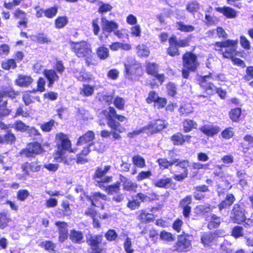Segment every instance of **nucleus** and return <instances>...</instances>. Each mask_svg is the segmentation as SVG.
Segmentation results:
<instances>
[{"instance_id": "obj_5", "label": "nucleus", "mask_w": 253, "mask_h": 253, "mask_svg": "<svg viewBox=\"0 0 253 253\" xmlns=\"http://www.w3.org/2000/svg\"><path fill=\"white\" fill-rule=\"evenodd\" d=\"M238 41L236 40H227L222 41V47L225 48L222 55L225 58L235 56L237 55V47Z\"/></svg>"}, {"instance_id": "obj_59", "label": "nucleus", "mask_w": 253, "mask_h": 253, "mask_svg": "<svg viewBox=\"0 0 253 253\" xmlns=\"http://www.w3.org/2000/svg\"><path fill=\"white\" fill-rule=\"evenodd\" d=\"M112 8L113 7L110 4L101 2V5L99 6L98 12L100 13H103L110 11Z\"/></svg>"}, {"instance_id": "obj_29", "label": "nucleus", "mask_w": 253, "mask_h": 253, "mask_svg": "<svg viewBox=\"0 0 253 253\" xmlns=\"http://www.w3.org/2000/svg\"><path fill=\"white\" fill-rule=\"evenodd\" d=\"M15 140L14 134L9 131L4 135H0V143H12Z\"/></svg>"}, {"instance_id": "obj_34", "label": "nucleus", "mask_w": 253, "mask_h": 253, "mask_svg": "<svg viewBox=\"0 0 253 253\" xmlns=\"http://www.w3.org/2000/svg\"><path fill=\"white\" fill-rule=\"evenodd\" d=\"M137 53L139 56L147 57L149 55V48L145 45L140 44L136 47Z\"/></svg>"}, {"instance_id": "obj_2", "label": "nucleus", "mask_w": 253, "mask_h": 253, "mask_svg": "<svg viewBox=\"0 0 253 253\" xmlns=\"http://www.w3.org/2000/svg\"><path fill=\"white\" fill-rule=\"evenodd\" d=\"M56 139L57 141V150L55 154L54 159L57 162H61L64 159V150L70 152H75V151L71 149V143L67 135L62 132L58 133L56 135Z\"/></svg>"}, {"instance_id": "obj_8", "label": "nucleus", "mask_w": 253, "mask_h": 253, "mask_svg": "<svg viewBox=\"0 0 253 253\" xmlns=\"http://www.w3.org/2000/svg\"><path fill=\"white\" fill-rule=\"evenodd\" d=\"M111 166H105L104 167H98L97 168L94 174L95 179H99L96 180L98 182H108L112 180L111 176H106L105 174L110 169Z\"/></svg>"}, {"instance_id": "obj_46", "label": "nucleus", "mask_w": 253, "mask_h": 253, "mask_svg": "<svg viewBox=\"0 0 253 253\" xmlns=\"http://www.w3.org/2000/svg\"><path fill=\"white\" fill-rule=\"evenodd\" d=\"M7 101H3L0 105V118L8 116L11 110L7 108Z\"/></svg>"}, {"instance_id": "obj_61", "label": "nucleus", "mask_w": 253, "mask_h": 253, "mask_svg": "<svg viewBox=\"0 0 253 253\" xmlns=\"http://www.w3.org/2000/svg\"><path fill=\"white\" fill-rule=\"evenodd\" d=\"M244 78L247 81L253 79V66H250L247 67Z\"/></svg>"}, {"instance_id": "obj_28", "label": "nucleus", "mask_w": 253, "mask_h": 253, "mask_svg": "<svg viewBox=\"0 0 253 253\" xmlns=\"http://www.w3.org/2000/svg\"><path fill=\"white\" fill-rule=\"evenodd\" d=\"M94 87L88 84H83L81 88L80 94L84 96H89L93 94Z\"/></svg>"}, {"instance_id": "obj_1", "label": "nucleus", "mask_w": 253, "mask_h": 253, "mask_svg": "<svg viewBox=\"0 0 253 253\" xmlns=\"http://www.w3.org/2000/svg\"><path fill=\"white\" fill-rule=\"evenodd\" d=\"M73 48L78 57L85 58V63L87 66L96 64V61L93 58V54L90 45L86 42L82 41L75 43Z\"/></svg>"}, {"instance_id": "obj_57", "label": "nucleus", "mask_w": 253, "mask_h": 253, "mask_svg": "<svg viewBox=\"0 0 253 253\" xmlns=\"http://www.w3.org/2000/svg\"><path fill=\"white\" fill-rule=\"evenodd\" d=\"M57 11L58 9L56 6L48 8L44 11V15L47 18H51L56 15Z\"/></svg>"}, {"instance_id": "obj_31", "label": "nucleus", "mask_w": 253, "mask_h": 253, "mask_svg": "<svg viewBox=\"0 0 253 253\" xmlns=\"http://www.w3.org/2000/svg\"><path fill=\"white\" fill-rule=\"evenodd\" d=\"M170 42L175 43L178 47H183L189 45V40L188 39L177 41L175 36L170 37Z\"/></svg>"}, {"instance_id": "obj_14", "label": "nucleus", "mask_w": 253, "mask_h": 253, "mask_svg": "<svg viewBox=\"0 0 253 253\" xmlns=\"http://www.w3.org/2000/svg\"><path fill=\"white\" fill-rule=\"evenodd\" d=\"M33 82V79L31 76L24 74L18 75L15 81L16 85L24 87L29 86Z\"/></svg>"}, {"instance_id": "obj_52", "label": "nucleus", "mask_w": 253, "mask_h": 253, "mask_svg": "<svg viewBox=\"0 0 253 253\" xmlns=\"http://www.w3.org/2000/svg\"><path fill=\"white\" fill-rule=\"evenodd\" d=\"M171 140L175 145H182L183 144V135L180 133L173 134L171 137Z\"/></svg>"}, {"instance_id": "obj_50", "label": "nucleus", "mask_w": 253, "mask_h": 253, "mask_svg": "<svg viewBox=\"0 0 253 253\" xmlns=\"http://www.w3.org/2000/svg\"><path fill=\"white\" fill-rule=\"evenodd\" d=\"M146 71L148 74L155 75L158 72V65L154 63H148L146 65Z\"/></svg>"}, {"instance_id": "obj_23", "label": "nucleus", "mask_w": 253, "mask_h": 253, "mask_svg": "<svg viewBox=\"0 0 253 253\" xmlns=\"http://www.w3.org/2000/svg\"><path fill=\"white\" fill-rule=\"evenodd\" d=\"M222 14L228 19H233L237 17V11L229 6L222 7Z\"/></svg>"}, {"instance_id": "obj_25", "label": "nucleus", "mask_w": 253, "mask_h": 253, "mask_svg": "<svg viewBox=\"0 0 253 253\" xmlns=\"http://www.w3.org/2000/svg\"><path fill=\"white\" fill-rule=\"evenodd\" d=\"M176 29L183 32H192L195 29L192 25H186L182 22H177L175 24Z\"/></svg>"}, {"instance_id": "obj_11", "label": "nucleus", "mask_w": 253, "mask_h": 253, "mask_svg": "<svg viewBox=\"0 0 253 253\" xmlns=\"http://www.w3.org/2000/svg\"><path fill=\"white\" fill-rule=\"evenodd\" d=\"M89 199L92 205L97 207H101L102 209H104V206L103 205L102 201L106 200L107 197L105 195L102 194L100 192H95L90 196Z\"/></svg>"}, {"instance_id": "obj_26", "label": "nucleus", "mask_w": 253, "mask_h": 253, "mask_svg": "<svg viewBox=\"0 0 253 253\" xmlns=\"http://www.w3.org/2000/svg\"><path fill=\"white\" fill-rule=\"evenodd\" d=\"M160 239L165 242H172L175 241V237L171 233L166 231V230L162 231L160 233Z\"/></svg>"}, {"instance_id": "obj_33", "label": "nucleus", "mask_w": 253, "mask_h": 253, "mask_svg": "<svg viewBox=\"0 0 253 253\" xmlns=\"http://www.w3.org/2000/svg\"><path fill=\"white\" fill-rule=\"evenodd\" d=\"M200 5L197 1L193 0L189 1L187 3L186 9L189 12L194 13L200 9Z\"/></svg>"}, {"instance_id": "obj_17", "label": "nucleus", "mask_w": 253, "mask_h": 253, "mask_svg": "<svg viewBox=\"0 0 253 253\" xmlns=\"http://www.w3.org/2000/svg\"><path fill=\"white\" fill-rule=\"evenodd\" d=\"M200 130L205 135L211 136L217 134L219 131L220 128L211 125H205L200 128Z\"/></svg>"}, {"instance_id": "obj_22", "label": "nucleus", "mask_w": 253, "mask_h": 253, "mask_svg": "<svg viewBox=\"0 0 253 253\" xmlns=\"http://www.w3.org/2000/svg\"><path fill=\"white\" fill-rule=\"evenodd\" d=\"M83 234L81 231L72 230L70 232L69 239L75 243H80L83 239Z\"/></svg>"}, {"instance_id": "obj_38", "label": "nucleus", "mask_w": 253, "mask_h": 253, "mask_svg": "<svg viewBox=\"0 0 253 253\" xmlns=\"http://www.w3.org/2000/svg\"><path fill=\"white\" fill-rule=\"evenodd\" d=\"M220 224V219L215 214L211 216V221L209 223L208 227L210 229L217 228Z\"/></svg>"}, {"instance_id": "obj_43", "label": "nucleus", "mask_w": 253, "mask_h": 253, "mask_svg": "<svg viewBox=\"0 0 253 253\" xmlns=\"http://www.w3.org/2000/svg\"><path fill=\"white\" fill-rule=\"evenodd\" d=\"M169 47L167 49V53L171 56L178 55L179 54L177 46L175 43L170 42V38L169 39Z\"/></svg>"}, {"instance_id": "obj_24", "label": "nucleus", "mask_w": 253, "mask_h": 253, "mask_svg": "<svg viewBox=\"0 0 253 253\" xmlns=\"http://www.w3.org/2000/svg\"><path fill=\"white\" fill-rule=\"evenodd\" d=\"M87 242L91 246L92 249V252L88 253H99L98 248L99 242L97 240L96 237L90 236L87 238Z\"/></svg>"}, {"instance_id": "obj_13", "label": "nucleus", "mask_w": 253, "mask_h": 253, "mask_svg": "<svg viewBox=\"0 0 253 253\" xmlns=\"http://www.w3.org/2000/svg\"><path fill=\"white\" fill-rule=\"evenodd\" d=\"M55 225L58 227L59 233V241L61 242H64L67 239L68 237V225L67 223L64 221H58L55 223Z\"/></svg>"}, {"instance_id": "obj_6", "label": "nucleus", "mask_w": 253, "mask_h": 253, "mask_svg": "<svg viewBox=\"0 0 253 253\" xmlns=\"http://www.w3.org/2000/svg\"><path fill=\"white\" fill-rule=\"evenodd\" d=\"M231 219L233 222L237 224H241L246 219L245 210L240 204H236L234 205Z\"/></svg>"}, {"instance_id": "obj_54", "label": "nucleus", "mask_w": 253, "mask_h": 253, "mask_svg": "<svg viewBox=\"0 0 253 253\" xmlns=\"http://www.w3.org/2000/svg\"><path fill=\"white\" fill-rule=\"evenodd\" d=\"M114 104L117 109L123 110L125 104V100L122 97L117 96L114 100Z\"/></svg>"}, {"instance_id": "obj_15", "label": "nucleus", "mask_w": 253, "mask_h": 253, "mask_svg": "<svg viewBox=\"0 0 253 253\" xmlns=\"http://www.w3.org/2000/svg\"><path fill=\"white\" fill-rule=\"evenodd\" d=\"M121 182L123 183V189L127 191H135L138 185L137 183L132 182L129 179L125 176L121 175L120 178Z\"/></svg>"}, {"instance_id": "obj_30", "label": "nucleus", "mask_w": 253, "mask_h": 253, "mask_svg": "<svg viewBox=\"0 0 253 253\" xmlns=\"http://www.w3.org/2000/svg\"><path fill=\"white\" fill-rule=\"evenodd\" d=\"M125 66L126 74L129 75L133 73L134 70L138 69L140 65L134 60H132L131 63H125Z\"/></svg>"}, {"instance_id": "obj_63", "label": "nucleus", "mask_w": 253, "mask_h": 253, "mask_svg": "<svg viewBox=\"0 0 253 253\" xmlns=\"http://www.w3.org/2000/svg\"><path fill=\"white\" fill-rule=\"evenodd\" d=\"M183 225L182 220L177 218L175 220L172 224V227L176 232L179 233L181 230V227Z\"/></svg>"}, {"instance_id": "obj_62", "label": "nucleus", "mask_w": 253, "mask_h": 253, "mask_svg": "<svg viewBox=\"0 0 253 253\" xmlns=\"http://www.w3.org/2000/svg\"><path fill=\"white\" fill-rule=\"evenodd\" d=\"M124 247L126 253H133L134 250L132 249V244L130 238H127L124 243Z\"/></svg>"}, {"instance_id": "obj_41", "label": "nucleus", "mask_w": 253, "mask_h": 253, "mask_svg": "<svg viewBox=\"0 0 253 253\" xmlns=\"http://www.w3.org/2000/svg\"><path fill=\"white\" fill-rule=\"evenodd\" d=\"M179 111L182 115H187L193 112V108L191 104L186 103L181 106Z\"/></svg>"}, {"instance_id": "obj_44", "label": "nucleus", "mask_w": 253, "mask_h": 253, "mask_svg": "<svg viewBox=\"0 0 253 253\" xmlns=\"http://www.w3.org/2000/svg\"><path fill=\"white\" fill-rule=\"evenodd\" d=\"M68 19L66 16L58 17L55 21L56 28L60 29L65 26L68 23Z\"/></svg>"}, {"instance_id": "obj_18", "label": "nucleus", "mask_w": 253, "mask_h": 253, "mask_svg": "<svg viewBox=\"0 0 253 253\" xmlns=\"http://www.w3.org/2000/svg\"><path fill=\"white\" fill-rule=\"evenodd\" d=\"M242 115L241 107H235L231 109L228 113L229 118L233 122H238L240 120Z\"/></svg>"}, {"instance_id": "obj_55", "label": "nucleus", "mask_w": 253, "mask_h": 253, "mask_svg": "<svg viewBox=\"0 0 253 253\" xmlns=\"http://www.w3.org/2000/svg\"><path fill=\"white\" fill-rule=\"evenodd\" d=\"M234 135V131L232 127H228L222 130V138L229 139Z\"/></svg>"}, {"instance_id": "obj_53", "label": "nucleus", "mask_w": 253, "mask_h": 253, "mask_svg": "<svg viewBox=\"0 0 253 253\" xmlns=\"http://www.w3.org/2000/svg\"><path fill=\"white\" fill-rule=\"evenodd\" d=\"M54 120H50L49 122L41 125V128L44 132H49L54 126Z\"/></svg>"}, {"instance_id": "obj_64", "label": "nucleus", "mask_w": 253, "mask_h": 253, "mask_svg": "<svg viewBox=\"0 0 253 253\" xmlns=\"http://www.w3.org/2000/svg\"><path fill=\"white\" fill-rule=\"evenodd\" d=\"M140 205V202L137 199H133L132 201H129L127 204V207L132 210L138 209Z\"/></svg>"}, {"instance_id": "obj_20", "label": "nucleus", "mask_w": 253, "mask_h": 253, "mask_svg": "<svg viewBox=\"0 0 253 253\" xmlns=\"http://www.w3.org/2000/svg\"><path fill=\"white\" fill-rule=\"evenodd\" d=\"M94 138V133L92 131H88L84 135L81 136L77 141L78 145H82L92 141Z\"/></svg>"}, {"instance_id": "obj_3", "label": "nucleus", "mask_w": 253, "mask_h": 253, "mask_svg": "<svg viewBox=\"0 0 253 253\" xmlns=\"http://www.w3.org/2000/svg\"><path fill=\"white\" fill-rule=\"evenodd\" d=\"M182 76L187 79L190 71H195L199 65L197 56L190 52L185 53L183 56Z\"/></svg>"}, {"instance_id": "obj_19", "label": "nucleus", "mask_w": 253, "mask_h": 253, "mask_svg": "<svg viewBox=\"0 0 253 253\" xmlns=\"http://www.w3.org/2000/svg\"><path fill=\"white\" fill-rule=\"evenodd\" d=\"M43 74L49 81L48 86L52 84L59 79V77L53 70H45Z\"/></svg>"}, {"instance_id": "obj_32", "label": "nucleus", "mask_w": 253, "mask_h": 253, "mask_svg": "<svg viewBox=\"0 0 253 253\" xmlns=\"http://www.w3.org/2000/svg\"><path fill=\"white\" fill-rule=\"evenodd\" d=\"M184 131L185 132L190 131L193 128H196L197 124L191 120H185L183 123Z\"/></svg>"}, {"instance_id": "obj_60", "label": "nucleus", "mask_w": 253, "mask_h": 253, "mask_svg": "<svg viewBox=\"0 0 253 253\" xmlns=\"http://www.w3.org/2000/svg\"><path fill=\"white\" fill-rule=\"evenodd\" d=\"M91 25L94 34L96 36L98 35L100 30V28L99 25V19L96 18L93 19L91 22Z\"/></svg>"}, {"instance_id": "obj_12", "label": "nucleus", "mask_w": 253, "mask_h": 253, "mask_svg": "<svg viewBox=\"0 0 253 253\" xmlns=\"http://www.w3.org/2000/svg\"><path fill=\"white\" fill-rule=\"evenodd\" d=\"M101 26L104 32L111 33L115 31L118 28V25L113 21H109L105 16H102Z\"/></svg>"}, {"instance_id": "obj_36", "label": "nucleus", "mask_w": 253, "mask_h": 253, "mask_svg": "<svg viewBox=\"0 0 253 253\" xmlns=\"http://www.w3.org/2000/svg\"><path fill=\"white\" fill-rule=\"evenodd\" d=\"M153 215L148 212H146L145 211H141L139 215V219L142 222H148L154 220Z\"/></svg>"}, {"instance_id": "obj_51", "label": "nucleus", "mask_w": 253, "mask_h": 253, "mask_svg": "<svg viewBox=\"0 0 253 253\" xmlns=\"http://www.w3.org/2000/svg\"><path fill=\"white\" fill-rule=\"evenodd\" d=\"M13 127L18 131H25L29 128L28 126H27L21 121H16L13 125Z\"/></svg>"}, {"instance_id": "obj_48", "label": "nucleus", "mask_w": 253, "mask_h": 253, "mask_svg": "<svg viewBox=\"0 0 253 253\" xmlns=\"http://www.w3.org/2000/svg\"><path fill=\"white\" fill-rule=\"evenodd\" d=\"M109 49L108 48L104 46L100 47L97 51L98 56L101 59H105L109 56Z\"/></svg>"}, {"instance_id": "obj_37", "label": "nucleus", "mask_w": 253, "mask_h": 253, "mask_svg": "<svg viewBox=\"0 0 253 253\" xmlns=\"http://www.w3.org/2000/svg\"><path fill=\"white\" fill-rule=\"evenodd\" d=\"M174 161H176V162L174 165L175 167L177 169L181 168L184 171L186 170L188 171V167L190 166V163L188 160H183L180 161L178 159L174 158Z\"/></svg>"}, {"instance_id": "obj_35", "label": "nucleus", "mask_w": 253, "mask_h": 253, "mask_svg": "<svg viewBox=\"0 0 253 253\" xmlns=\"http://www.w3.org/2000/svg\"><path fill=\"white\" fill-rule=\"evenodd\" d=\"M158 162L159 165L163 167L164 169H168L169 167H171L176 162V161H174V159L168 160L165 158H161L158 160Z\"/></svg>"}, {"instance_id": "obj_42", "label": "nucleus", "mask_w": 253, "mask_h": 253, "mask_svg": "<svg viewBox=\"0 0 253 253\" xmlns=\"http://www.w3.org/2000/svg\"><path fill=\"white\" fill-rule=\"evenodd\" d=\"M171 181V178L166 177L155 181L154 184L158 187L166 188L168 185L170 184Z\"/></svg>"}, {"instance_id": "obj_39", "label": "nucleus", "mask_w": 253, "mask_h": 253, "mask_svg": "<svg viewBox=\"0 0 253 253\" xmlns=\"http://www.w3.org/2000/svg\"><path fill=\"white\" fill-rule=\"evenodd\" d=\"M235 201V198L233 194H228L225 199L222 200V209L230 207Z\"/></svg>"}, {"instance_id": "obj_16", "label": "nucleus", "mask_w": 253, "mask_h": 253, "mask_svg": "<svg viewBox=\"0 0 253 253\" xmlns=\"http://www.w3.org/2000/svg\"><path fill=\"white\" fill-rule=\"evenodd\" d=\"M107 125L112 129V131H117L122 133L125 131V128L122 127L121 124L112 118L110 115L107 117Z\"/></svg>"}, {"instance_id": "obj_58", "label": "nucleus", "mask_w": 253, "mask_h": 253, "mask_svg": "<svg viewBox=\"0 0 253 253\" xmlns=\"http://www.w3.org/2000/svg\"><path fill=\"white\" fill-rule=\"evenodd\" d=\"M21 116L23 117L27 118L30 116L29 112L28 110H24L23 106H20L16 110L14 117Z\"/></svg>"}, {"instance_id": "obj_10", "label": "nucleus", "mask_w": 253, "mask_h": 253, "mask_svg": "<svg viewBox=\"0 0 253 253\" xmlns=\"http://www.w3.org/2000/svg\"><path fill=\"white\" fill-rule=\"evenodd\" d=\"M42 151L41 144L37 142L29 143L25 151L27 157H33L35 155L39 154Z\"/></svg>"}, {"instance_id": "obj_45", "label": "nucleus", "mask_w": 253, "mask_h": 253, "mask_svg": "<svg viewBox=\"0 0 253 253\" xmlns=\"http://www.w3.org/2000/svg\"><path fill=\"white\" fill-rule=\"evenodd\" d=\"M231 234L235 238L242 237L244 235L243 228L240 226H235L232 228Z\"/></svg>"}, {"instance_id": "obj_4", "label": "nucleus", "mask_w": 253, "mask_h": 253, "mask_svg": "<svg viewBox=\"0 0 253 253\" xmlns=\"http://www.w3.org/2000/svg\"><path fill=\"white\" fill-rule=\"evenodd\" d=\"M188 234L178 235L176 242L172 246L173 250L179 253L187 252L192 248L191 241Z\"/></svg>"}, {"instance_id": "obj_49", "label": "nucleus", "mask_w": 253, "mask_h": 253, "mask_svg": "<svg viewBox=\"0 0 253 253\" xmlns=\"http://www.w3.org/2000/svg\"><path fill=\"white\" fill-rule=\"evenodd\" d=\"M133 164L138 168H143L145 166V161L139 155L135 156L132 158Z\"/></svg>"}, {"instance_id": "obj_27", "label": "nucleus", "mask_w": 253, "mask_h": 253, "mask_svg": "<svg viewBox=\"0 0 253 253\" xmlns=\"http://www.w3.org/2000/svg\"><path fill=\"white\" fill-rule=\"evenodd\" d=\"M30 38L33 41L42 44L48 43L50 42L47 36L43 34H38L37 35H32Z\"/></svg>"}, {"instance_id": "obj_40", "label": "nucleus", "mask_w": 253, "mask_h": 253, "mask_svg": "<svg viewBox=\"0 0 253 253\" xmlns=\"http://www.w3.org/2000/svg\"><path fill=\"white\" fill-rule=\"evenodd\" d=\"M10 219L5 212H0V228L3 229L7 225Z\"/></svg>"}, {"instance_id": "obj_47", "label": "nucleus", "mask_w": 253, "mask_h": 253, "mask_svg": "<svg viewBox=\"0 0 253 253\" xmlns=\"http://www.w3.org/2000/svg\"><path fill=\"white\" fill-rule=\"evenodd\" d=\"M1 66L5 70L13 69L16 67V63L14 59H10L3 62Z\"/></svg>"}, {"instance_id": "obj_21", "label": "nucleus", "mask_w": 253, "mask_h": 253, "mask_svg": "<svg viewBox=\"0 0 253 253\" xmlns=\"http://www.w3.org/2000/svg\"><path fill=\"white\" fill-rule=\"evenodd\" d=\"M216 235L211 233H204L201 237V240L203 244L205 246H210V244L215 240Z\"/></svg>"}, {"instance_id": "obj_7", "label": "nucleus", "mask_w": 253, "mask_h": 253, "mask_svg": "<svg viewBox=\"0 0 253 253\" xmlns=\"http://www.w3.org/2000/svg\"><path fill=\"white\" fill-rule=\"evenodd\" d=\"M167 124L163 120H157L144 126L143 130L147 134H152L163 130L167 126Z\"/></svg>"}, {"instance_id": "obj_56", "label": "nucleus", "mask_w": 253, "mask_h": 253, "mask_svg": "<svg viewBox=\"0 0 253 253\" xmlns=\"http://www.w3.org/2000/svg\"><path fill=\"white\" fill-rule=\"evenodd\" d=\"M120 184L117 182L113 185H110L106 187L105 190L109 194H112L114 193H117L120 190Z\"/></svg>"}, {"instance_id": "obj_9", "label": "nucleus", "mask_w": 253, "mask_h": 253, "mask_svg": "<svg viewBox=\"0 0 253 253\" xmlns=\"http://www.w3.org/2000/svg\"><path fill=\"white\" fill-rule=\"evenodd\" d=\"M209 77L210 76H205L203 77V81L201 83V87L205 90L207 95H211L214 92H217L220 97L221 98V93L218 91L217 88L213 84L206 82V79Z\"/></svg>"}]
</instances>
